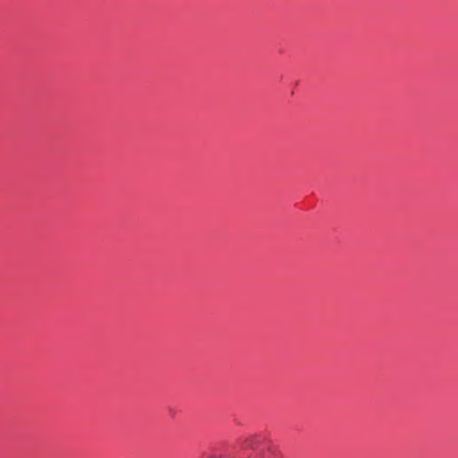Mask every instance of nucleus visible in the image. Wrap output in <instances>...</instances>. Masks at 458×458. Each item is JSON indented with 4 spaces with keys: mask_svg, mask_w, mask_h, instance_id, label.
<instances>
[{
    "mask_svg": "<svg viewBox=\"0 0 458 458\" xmlns=\"http://www.w3.org/2000/svg\"><path fill=\"white\" fill-rule=\"evenodd\" d=\"M244 447L252 449L259 458H282L280 453L260 437L247 438Z\"/></svg>",
    "mask_w": 458,
    "mask_h": 458,
    "instance_id": "f257e3e1",
    "label": "nucleus"
},
{
    "mask_svg": "<svg viewBox=\"0 0 458 458\" xmlns=\"http://www.w3.org/2000/svg\"><path fill=\"white\" fill-rule=\"evenodd\" d=\"M203 458H225L222 455L217 454H206Z\"/></svg>",
    "mask_w": 458,
    "mask_h": 458,
    "instance_id": "f03ea898",
    "label": "nucleus"
}]
</instances>
